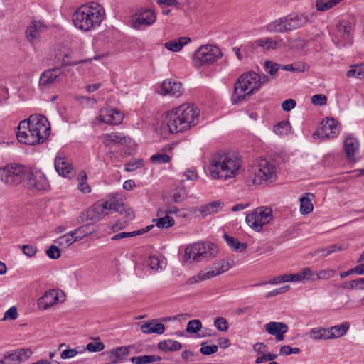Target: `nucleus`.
<instances>
[{
  "label": "nucleus",
  "mask_w": 364,
  "mask_h": 364,
  "mask_svg": "<svg viewBox=\"0 0 364 364\" xmlns=\"http://www.w3.org/2000/svg\"><path fill=\"white\" fill-rule=\"evenodd\" d=\"M60 73L58 69H52L45 70L40 77L39 86L41 88H47L50 87L60 75Z\"/></svg>",
  "instance_id": "25"
},
{
  "label": "nucleus",
  "mask_w": 364,
  "mask_h": 364,
  "mask_svg": "<svg viewBox=\"0 0 364 364\" xmlns=\"http://www.w3.org/2000/svg\"><path fill=\"white\" fill-rule=\"evenodd\" d=\"M24 183L26 187L31 191H46L49 188L45 174L36 168H28Z\"/></svg>",
  "instance_id": "11"
},
{
  "label": "nucleus",
  "mask_w": 364,
  "mask_h": 364,
  "mask_svg": "<svg viewBox=\"0 0 364 364\" xmlns=\"http://www.w3.org/2000/svg\"><path fill=\"white\" fill-rule=\"evenodd\" d=\"M90 224H86L72 230L77 241L82 240L93 232L92 230H90Z\"/></svg>",
  "instance_id": "42"
},
{
  "label": "nucleus",
  "mask_w": 364,
  "mask_h": 364,
  "mask_svg": "<svg viewBox=\"0 0 364 364\" xmlns=\"http://www.w3.org/2000/svg\"><path fill=\"white\" fill-rule=\"evenodd\" d=\"M75 242H77L75 236L73 235V233L72 231L69 232L68 233H66L60 237H59L58 239L55 240V242L57 243L60 247L63 248H67L72 244H73Z\"/></svg>",
  "instance_id": "38"
},
{
  "label": "nucleus",
  "mask_w": 364,
  "mask_h": 364,
  "mask_svg": "<svg viewBox=\"0 0 364 364\" xmlns=\"http://www.w3.org/2000/svg\"><path fill=\"white\" fill-rule=\"evenodd\" d=\"M129 353V349L126 346L118 347L110 351L109 362L107 364H117L127 358Z\"/></svg>",
  "instance_id": "29"
},
{
  "label": "nucleus",
  "mask_w": 364,
  "mask_h": 364,
  "mask_svg": "<svg viewBox=\"0 0 364 364\" xmlns=\"http://www.w3.org/2000/svg\"><path fill=\"white\" fill-rule=\"evenodd\" d=\"M182 92L183 87L181 82L166 80L162 82L159 93L164 96L170 95L178 97L181 95Z\"/></svg>",
  "instance_id": "19"
},
{
  "label": "nucleus",
  "mask_w": 364,
  "mask_h": 364,
  "mask_svg": "<svg viewBox=\"0 0 364 364\" xmlns=\"http://www.w3.org/2000/svg\"><path fill=\"white\" fill-rule=\"evenodd\" d=\"M224 207V203L216 200L201 205L198 210L200 213L203 217H206L213 214H216L221 211Z\"/></svg>",
  "instance_id": "26"
},
{
  "label": "nucleus",
  "mask_w": 364,
  "mask_h": 364,
  "mask_svg": "<svg viewBox=\"0 0 364 364\" xmlns=\"http://www.w3.org/2000/svg\"><path fill=\"white\" fill-rule=\"evenodd\" d=\"M223 239L228 247L234 252H241L248 247L247 243L240 242L237 239L229 235L226 232L223 234Z\"/></svg>",
  "instance_id": "33"
},
{
  "label": "nucleus",
  "mask_w": 364,
  "mask_h": 364,
  "mask_svg": "<svg viewBox=\"0 0 364 364\" xmlns=\"http://www.w3.org/2000/svg\"><path fill=\"white\" fill-rule=\"evenodd\" d=\"M215 327L220 331L226 332L228 329V321L223 317H217L214 320Z\"/></svg>",
  "instance_id": "56"
},
{
  "label": "nucleus",
  "mask_w": 364,
  "mask_h": 364,
  "mask_svg": "<svg viewBox=\"0 0 364 364\" xmlns=\"http://www.w3.org/2000/svg\"><path fill=\"white\" fill-rule=\"evenodd\" d=\"M156 19V14L151 9H144L136 14V19L133 21V28L139 29L142 25L150 26Z\"/></svg>",
  "instance_id": "18"
},
{
  "label": "nucleus",
  "mask_w": 364,
  "mask_h": 364,
  "mask_svg": "<svg viewBox=\"0 0 364 364\" xmlns=\"http://www.w3.org/2000/svg\"><path fill=\"white\" fill-rule=\"evenodd\" d=\"M233 262L228 260L222 259L215 267L217 272H219V274L228 271L232 267Z\"/></svg>",
  "instance_id": "57"
},
{
  "label": "nucleus",
  "mask_w": 364,
  "mask_h": 364,
  "mask_svg": "<svg viewBox=\"0 0 364 364\" xmlns=\"http://www.w3.org/2000/svg\"><path fill=\"white\" fill-rule=\"evenodd\" d=\"M250 72L243 73L234 84V90L231 96V102L233 105L244 101L250 95Z\"/></svg>",
  "instance_id": "9"
},
{
  "label": "nucleus",
  "mask_w": 364,
  "mask_h": 364,
  "mask_svg": "<svg viewBox=\"0 0 364 364\" xmlns=\"http://www.w3.org/2000/svg\"><path fill=\"white\" fill-rule=\"evenodd\" d=\"M58 300V292L56 290L51 289L46 291L44 295L38 299V305L41 309L46 310L57 304Z\"/></svg>",
  "instance_id": "23"
},
{
  "label": "nucleus",
  "mask_w": 364,
  "mask_h": 364,
  "mask_svg": "<svg viewBox=\"0 0 364 364\" xmlns=\"http://www.w3.org/2000/svg\"><path fill=\"white\" fill-rule=\"evenodd\" d=\"M103 203L105 205L109 213L110 212L119 211L120 208L122 206L121 202L115 198H111Z\"/></svg>",
  "instance_id": "48"
},
{
  "label": "nucleus",
  "mask_w": 364,
  "mask_h": 364,
  "mask_svg": "<svg viewBox=\"0 0 364 364\" xmlns=\"http://www.w3.org/2000/svg\"><path fill=\"white\" fill-rule=\"evenodd\" d=\"M282 41L281 38L276 40L272 38H264L255 41V44L264 50H277Z\"/></svg>",
  "instance_id": "32"
},
{
  "label": "nucleus",
  "mask_w": 364,
  "mask_h": 364,
  "mask_svg": "<svg viewBox=\"0 0 364 364\" xmlns=\"http://www.w3.org/2000/svg\"><path fill=\"white\" fill-rule=\"evenodd\" d=\"M282 69L287 71L292 72H304L306 70V64L305 63H297V64H289L282 66Z\"/></svg>",
  "instance_id": "55"
},
{
  "label": "nucleus",
  "mask_w": 364,
  "mask_h": 364,
  "mask_svg": "<svg viewBox=\"0 0 364 364\" xmlns=\"http://www.w3.org/2000/svg\"><path fill=\"white\" fill-rule=\"evenodd\" d=\"M55 168L60 176H68L73 170V166L63 153H58L55 159Z\"/></svg>",
  "instance_id": "20"
},
{
  "label": "nucleus",
  "mask_w": 364,
  "mask_h": 364,
  "mask_svg": "<svg viewBox=\"0 0 364 364\" xmlns=\"http://www.w3.org/2000/svg\"><path fill=\"white\" fill-rule=\"evenodd\" d=\"M330 332L328 328H314L310 331V337L311 338L318 339H331Z\"/></svg>",
  "instance_id": "40"
},
{
  "label": "nucleus",
  "mask_w": 364,
  "mask_h": 364,
  "mask_svg": "<svg viewBox=\"0 0 364 364\" xmlns=\"http://www.w3.org/2000/svg\"><path fill=\"white\" fill-rule=\"evenodd\" d=\"M218 252L217 247L212 242H196L186 247L183 260L186 262L208 261L215 257Z\"/></svg>",
  "instance_id": "5"
},
{
  "label": "nucleus",
  "mask_w": 364,
  "mask_h": 364,
  "mask_svg": "<svg viewBox=\"0 0 364 364\" xmlns=\"http://www.w3.org/2000/svg\"><path fill=\"white\" fill-rule=\"evenodd\" d=\"M82 217L86 221H99L109 214L107 208L103 202H98L93 206L83 212Z\"/></svg>",
  "instance_id": "15"
},
{
  "label": "nucleus",
  "mask_w": 364,
  "mask_h": 364,
  "mask_svg": "<svg viewBox=\"0 0 364 364\" xmlns=\"http://www.w3.org/2000/svg\"><path fill=\"white\" fill-rule=\"evenodd\" d=\"M342 287L346 289H364V277L354 279L349 282H345L342 284Z\"/></svg>",
  "instance_id": "47"
},
{
  "label": "nucleus",
  "mask_w": 364,
  "mask_h": 364,
  "mask_svg": "<svg viewBox=\"0 0 364 364\" xmlns=\"http://www.w3.org/2000/svg\"><path fill=\"white\" fill-rule=\"evenodd\" d=\"M271 80L267 75H259L252 71V94L259 90L262 85L268 83Z\"/></svg>",
  "instance_id": "35"
},
{
  "label": "nucleus",
  "mask_w": 364,
  "mask_h": 364,
  "mask_svg": "<svg viewBox=\"0 0 364 364\" xmlns=\"http://www.w3.org/2000/svg\"><path fill=\"white\" fill-rule=\"evenodd\" d=\"M141 331L146 334L156 333L161 335L165 331V326L161 323H156V320L154 319L149 322L144 323L141 325Z\"/></svg>",
  "instance_id": "28"
},
{
  "label": "nucleus",
  "mask_w": 364,
  "mask_h": 364,
  "mask_svg": "<svg viewBox=\"0 0 364 364\" xmlns=\"http://www.w3.org/2000/svg\"><path fill=\"white\" fill-rule=\"evenodd\" d=\"M336 274V272L333 269H321L316 272L315 280H327L333 277Z\"/></svg>",
  "instance_id": "51"
},
{
  "label": "nucleus",
  "mask_w": 364,
  "mask_h": 364,
  "mask_svg": "<svg viewBox=\"0 0 364 364\" xmlns=\"http://www.w3.org/2000/svg\"><path fill=\"white\" fill-rule=\"evenodd\" d=\"M50 125L41 114H32L27 120H22L17 127L16 137L19 142L36 145L43 143L50 134Z\"/></svg>",
  "instance_id": "1"
},
{
  "label": "nucleus",
  "mask_w": 364,
  "mask_h": 364,
  "mask_svg": "<svg viewBox=\"0 0 364 364\" xmlns=\"http://www.w3.org/2000/svg\"><path fill=\"white\" fill-rule=\"evenodd\" d=\"M105 348V345L102 343L99 338H96L93 342H90L87 345L86 349L90 352H100Z\"/></svg>",
  "instance_id": "52"
},
{
  "label": "nucleus",
  "mask_w": 364,
  "mask_h": 364,
  "mask_svg": "<svg viewBox=\"0 0 364 364\" xmlns=\"http://www.w3.org/2000/svg\"><path fill=\"white\" fill-rule=\"evenodd\" d=\"M202 327L201 321L198 319H194L188 321L186 326V331L191 333H198Z\"/></svg>",
  "instance_id": "54"
},
{
  "label": "nucleus",
  "mask_w": 364,
  "mask_h": 364,
  "mask_svg": "<svg viewBox=\"0 0 364 364\" xmlns=\"http://www.w3.org/2000/svg\"><path fill=\"white\" fill-rule=\"evenodd\" d=\"M143 166L142 159H134L125 164V171L132 172Z\"/></svg>",
  "instance_id": "58"
},
{
  "label": "nucleus",
  "mask_w": 364,
  "mask_h": 364,
  "mask_svg": "<svg viewBox=\"0 0 364 364\" xmlns=\"http://www.w3.org/2000/svg\"><path fill=\"white\" fill-rule=\"evenodd\" d=\"M46 28V26L40 21H33L27 27L26 31V36L30 43L36 41L41 33Z\"/></svg>",
  "instance_id": "21"
},
{
  "label": "nucleus",
  "mask_w": 364,
  "mask_h": 364,
  "mask_svg": "<svg viewBox=\"0 0 364 364\" xmlns=\"http://www.w3.org/2000/svg\"><path fill=\"white\" fill-rule=\"evenodd\" d=\"M266 331L272 336H275L277 341H282L284 339V335L287 333L288 326L282 322L270 321L265 326Z\"/></svg>",
  "instance_id": "17"
},
{
  "label": "nucleus",
  "mask_w": 364,
  "mask_h": 364,
  "mask_svg": "<svg viewBox=\"0 0 364 364\" xmlns=\"http://www.w3.org/2000/svg\"><path fill=\"white\" fill-rule=\"evenodd\" d=\"M28 170L21 164L11 163L0 168V180L7 186L15 187L25 181Z\"/></svg>",
  "instance_id": "7"
},
{
  "label": "nucleus",
  "mask_w": 364,
  "mask_h": 364,
  "mask_svg": "<svg viewBox=\"0 0 364 364\" xmlns=\"http://www.w3.org/2000/svg\"><path fill=\"white\" fill-rule=\"evenodd\" d=\"M338 36L343 38V40L336 42V45L338 47L345 46L346 45H350L352 43L351 40V27L350 24L345 23H340L337 26Z\"/></svg>",
  "instance_id": "22"
},
{
  "label": "nucleus",
  "mask_w": 364,
  "mask_h": 364,
  "mask_svg": "<svg viewBox=\"0 0 364 364\" xmlns=\"http://www.w3.org/2000/svg\"><path fill=\"white\" fill-rule=\"evenodd\" d=\"M349 328V324L347 322L342 323L340 325L333 326L328 328V331L331 336V338H339L345 335Z\"/></svg>",
  "instance_id": "37"
},
{
  "label": "nucleus",
  "mask_w": 364,
  "mask_h": 364,
  "mask_svg": "<svg viewBox=\"0 0 364 364\" xmlns=\"http://www.w3.org/2000/svg\"><path fill=\"white\" fill-rule=\"evenodd\" d=\"M103 143L106 146H110L112 144H122L126 143L127 138L119 133H110L102 135Z\"/></svg>",
  "instance_id": "34"
},
{
  "label": "nucleus",
  "mask_w": 364,
  "mask_h": 364,
  "mask_svg": "<svg viewBox=\"0 0 364 364\" xmlns=\"http://www.w3.org/2000/svg\"><path fill=\"white\" fill-rule=\"evenodd\" d=\"M254 178L252 183L255 185H264L267 181L274 179L278 173L275 162L267 159H257L253 165Z\"/></svg>",
  "instance_id": "6"
},
{
  "label": "nucleus",
  "mask_w": 364,
  "mask_h": 364,
  "mask_svg": "<svg viewBox=\"0 0 364 364\" xmlns=\"http://www.w3.org/2000/svg\"><path fill=\"white\" fill-rule=\"evenodd\" d=\"M18 314L17 308L15 306L10 307L5 313L2 321L6 320H16L18 318Z\"/></svg>",
  "instance_id": "60"
},
{
  "label": "nucleus",
  "mask_w": 364,
  "mask_h": 364,
  "mask_svg": "<svg viewBox=\"0 0 364 364\" xmlns=\"http://www.w3.org/2000/svg\"><path fill=\"white\" fill-rule=\"evenodd\" d=\"M150 161L154 164L160 165L168 163L171 161V157L164 153H156L151 156Z\"/></svg>",
  "instance_id": "49"
},
{
  "label": "nucleus",
  "mask_w": 364,
  "mask_h": 364,
  "mask_svg": "<svg viewBox=\"0 0 364 364\" xmlns=\"http://www.w3.org/2000/svg\"><path fill=\"white\" fill-rule=\"evenodd\" d=\"M199 111L193 105H182L168 112L167 126L172 134L178 133L195 126L198 122Z\"/></svg>",
  "instance_id": "3"
},
{
  "label": "nucleus",
  "mask_w": 364,
  "mask_h": 364,
  "mask_svg": "<svg viewBox=\"0 0 364 364\" xmlns=\"http://www.w3.org/2000/svg\"><path fill=\"white\" fill-rule=\"evenodd\" d=\"M289 31L299 29L305 26L308 23H311L315 19L313 14L309 15L303 13L291 14L287 16Z\"/></svg>",
  "instance_id": "13"
},
{
  "label": "nucleus",
  "mask_w": 364,
  "mask_h": 364,
  "mask_svg": "<svg viewBox=\"0 0 364 364\" xmlns=\"http://www.w3.org/2000/svg\"><path fill=\"white\" fill-rule=\"evenodd\" d=\"M348 247L347 245H338V244H333L326 247H320L318 249H316L314 252V255H318L321 257H326L333 253L343 251L346 250Z\"/></svg>",
  "instance_id": "30"
},
{
  "label": "nucleus",
  "mask_w": 364,
  "mask_h": 364,
  "mask_svg": "<svg viewBox=\"0 0 364 364\" xmlns=\"http://www.w3.org/2000/svg\"><path fill=\"white\" fill-rule=\"evenodd\" d=\"M87 60H75L70 53H65L62 58V65L63 66H73L81 63L87 62Z\"/></svg>",
  "instance_id": "53"
},
{
  "label": "nucleus",
  "mask_w": 364,
  "mask_h": 364,
  "mask_svg": "<svg viewBox=\"0 0 364 364\" xmlns=\"http://www.w3.org/2000/svg\"><path fill=\"white\" fill-rule=\"evenodd\" d=\"M266 29L270 33H287L289 30L287 16L276 19L266 26Z\"/></svg>",
  "instance_id": "24"
},
{
  "label": "nucleus",
  "mask_w": 364,
  "mask_h": 364,
  "mask_svg": "<svg viewBox=\"0 0 364 364\" xmlns=\"http://www.w3.org/2000/svg\"><path fill=\"white\" fill-rule=\"evenodd\" d=\"M327 102V97L322 94L314 95L311 97V103L314 105H324Z\"/></svg>",
  "instance_id": "64"
},
{
  "label": "nucleus",
  "mask_w": 364,
  "mask_h": 364,
  "mask_svg": "<svg viewBox=\"0 0 364 364\" xmlns=\"http://www.w3.org/2000/svg\"><path fill=\"white\" fill-rule=\"evenodd\" d=\"M123 114L117 109H105L100 110L97 120L111 125H118L123 121Z\"/></svg>",
  "instance_id": "14"
},
{
  "label": "nucleus",
  "mask_w": 364,
  "mask_h": 364,
  "mask_svg": "<svg viewBox=\"0 0 364 364\" xmlns=\"http://www.w3.org/2000/svg\"><path fill=\"white\" fill-rule=\"evenodd\" d=\"M191 41V39L189 37H180L165 43L164 46L172 52H178Z\"/></svg>",
  "instance_id": "31"
},
{
  "label": "nucleus",
  "mask_w": 364,
  "mask_h": 364,
  "mask_svg": "<svg viewBox=\"0 0 364 364\" xmlns=\"http://www.w3.org/2000/svg\"><path fill=\"white\" fill-rule=\"evenodd\" d=\"M48 257L52 259H58L60 255V250L55 245H51L46 251Z\"/></svg>",
  "instance_id": "62"
},
{
  "label": "nucleus",
  "mask_w": 364,
  "mask_h": 364,
  "mask_svg": "<svg viewBox=\"0 0 364 364\" xmlns=\"http://www.w3.org/2000/svg\"><path fill=\"white\" fill-rule=\"evenodd\" d=\"M309 196H313L311 193H306V196L300 198V212L303 215H306L312 212L314 205Z\"/></svg>",
  "instance_id": "39"
},
{
  "label": "nucleus",
  "mask_w": 364,
  "mask_h": 364,
  "mask_svg": "<svg viewBox=\"0 0 364 364\" xmlns=\"http://www.w3.org/2000/svg\"><path fill=\"white\" fill-rule=\"evenodd\" d=\"M299 273L301 282L304 279L315 281L314 273L310 267L302 268Z\"/></svg>",
  "instance_id": "59"
},
{
  "label": "nucleus",
  "mask_w": 364,
  "mask_h": 364,
  "mask_svg": "<svg viewBox=\"0 0 364 364\" xmlns=\"http://www.w3.org/2000/svg\"><path fill=\"white\" fill-rule=\"evenodd\" d=\"M157 347L164 352H172L181 350L182 345L177 341L168 339L159 341Z\"/></svg>",
  "instance_id": "36"
},
{
  "label": "nucleus",
  "mask_w": 364,
  "mask_h": 364,
  "mask_svg": "<svg viewBox=\"0 0 364 364\" xmlns=\"http://www.w3.org/2000/svg\"><path fill=\"white\" fill-rule=\"evenodd\" d=\"M263 65L265 71L271 76V80H273L274 78V76L277 75L279 68H282V65L281 64L270 60L264 61Z\"/></svg>",
  "instance_id": "44"
},
{
  "label": "nucleus",
  "mask_w": 364,
  "mask_h": 364,
  "mask_svg": "<svg viewBox=\"0 0 364 364\" xmlns=\"http://www.w3.org/2000/svg\"><path fill=\"white\" fill-rule=\"evenodd\" d=\"M104 8L97 2H90L80 6L73 15L75 26L84 31L98 27L105 18Z\"/></svg>",
  "instance_id": "2"
},
{
  "label": "nucleus",
  "mask_w": 364,
  "mask_h": 364,
  "mask_svg": "<svg viewBox=\"0 0 364 364\" xmlns=\"http://www.w3.org/2000/svg\"><path fill=\"white\" fill-rule=\"evenodd\" d=\"M221 57L222 52L218 47L211 45L202 46L195 52L194 63L196 66L208 65Z\"/></svg>",
  "instance_id": "8"
},
{
  "label": "nucleus",
  "mask_w": 364,
  "mask_h": 364,
  "mask_svg": "<svg viewBox=\"0 0 364 364\" xmlns=\"http://www.w3.org/2000/svg\"><path fill=\"white\" fill-rule=\"evenodd\" d=\"M17 354L15 350L11 353H6L4 354V363L6 364H18V360H17Z\"/></svg>",
  "instance_id": "63"
},
{
  "label": "nucleus",
  "mask_w": 364,
  "mask_h": 364,
  "mask_svg": "<svg viewBox=\"0 0 364 364\" xmlns=\"http://www.w3.org/2000/svg\"><path fill=\"white\" fill-rule=\"evenodd\" d=\"M342 1L343 0H317L316 2V9L319 11H325Z\"/></svg>",
  "instance_id": "43"
},
{
  "label": "nucleus",
  "mask_w": 364,
  "mask_h": 364,
  "mask_svg": "<svg viewBox=\"0 0 364 364\" xmlns=\"http://www.w3.org/2000/svg\"><path fill=\"white\" fill-rule=\"evenodd\" d=\"M205 343L201 344L200 352L205 355H212L218 351V347L216 345L205 346Z\"/></svg>",
  "instance_id": "61"
},
{
  "label": "nucleus",
  "mask_w": 364,
  "mask_h": 364,
  "mask_svg": "<svg viewBox=\"0 0 364 364\" xmlns=\"http://www.w3.org/2000/svg\"><path fill=\"white\" fill-rule=\"evenodd\" d=\"M291 127L289 121H281L274 127L273 131L277 135L286 136L291 132Z\"/></svg>",
  "instance_id": "41"
},
{
  "label": "nucleus",
  "mask_w": 364,
  "mask_h": 364,
  "mask_svg": "<svg viewBox=\"0 0 364 364\" xmlns=\"http://www.w3.org/2000/svg\"><path fill=\"white\" fill-rule=\"evenodd\" d=\"M240 167V161L237 157L218 152L213 156L209 169L213 178L227 180L235 177Z\"/></svg>",
  "instance_id": "4"
},
{
  "label": "nucleus",
  "mask_w": 364,
  "mask_h": 364,
  "mask_svg": "<svg viewBox=\"0 0 364 364\" xmlns=\"http://www.w3.org/2000/svg\"><path fill=\"white\" fill-rule=\"evenodd\" d=\"M153 221L156 222V225L159 228L161 229L172 227L175 223V220L172 217L166 215V216L161 217L159 219H154Z\"/></svg>",
  "instance_id": "45"
},
{
  "label": "nucleus",
  "mask_w": 364,
  "mask_h": 364,
  "mask_svg": "<svg viewBox=\"0 0 364 364\" xmlns=\"http://www.w3.org/2000/svg\"><path fill=\"white\" fill-rule=\"evenodd\" d=\"M250 72L243 73L234 84V90L231 96V102L233 105L244 101L250 95Z\"/></svg>",
  "instance_id": "10"
},
{
  "label": "nucleus",
  "mask_w": 364,
  "mask_h": 364,
  "mask_svg": "<svg viewBox=\"0 0 364 364\" xmlns=\"http://www.w3.org/2000/svg\"><path fill=\"white\" fill-rule=\"evenodd\" d=\"M339 133L338 122L334 119H327L321 123L317 134L322 138H334ZM314 134H316L315 133Z\"/></svg>",
  "instance_id": "16"
},
{
  "label": "nucleus",
  "mask_w": 364,
  "mask_h": 364,
  "mask_svg": "<svg viewBox=\"0 0 364 364\" xmlns=\"http://www.w3.org/2000/svg\"><path fill=\"white\" fill-rule=\"evenodd\" d=\"M273 220L272 210L269 207H259L252 212V229L261 232Z\"/></svg>",
  "instance_id": "12"
},
{
  "label": "nucleus",
  "mask_w": 364,
  "mask_h": 364,
  "mask_svg": "<svg viewBox=\"0 0 364 364\" xmlns=\"http://www.w3.org/2000/svg\"><path fill=\"white\" fill-rule=\"evenodd\" d=\"M87 176L85 171H82L79 175L78 188L83 193H88L91 191V188L87 183Z\"/></svg>",
  "instance_id": "46"
},
{
  "label": "nucleus",
  "mask_w": 364,
  "mask_h": 364,
  "mask_svg": "<svg viewBox=\"0 0 364 364\" xmlns=\"http://www.w3.org/2000/svg\"><path fill=\"white\" fill-rule=\"evenodd\" d=\"M15 351L17 354V360L20 363L29 359L33 354L32 350L29 348H19L15 350Z\"/></svg>",
  "instance_id": "50"
},
{
  "label": "nucleus",
  "mask_w": 364,
  "mask_h": 364,
  "mask_svg": "<svg viewBox=\"0 0 364 364\" xmlns=\"http://www.w3.org/2000/svg\"><path fill=\"white\" fill-rule=\"evenodd\" d=\"M359 143L354 137H347L344 141V149L348 159L350 161H355V155L358 152Z\"/></svg>",
  "instance_id": "27"
}]
</instances>
